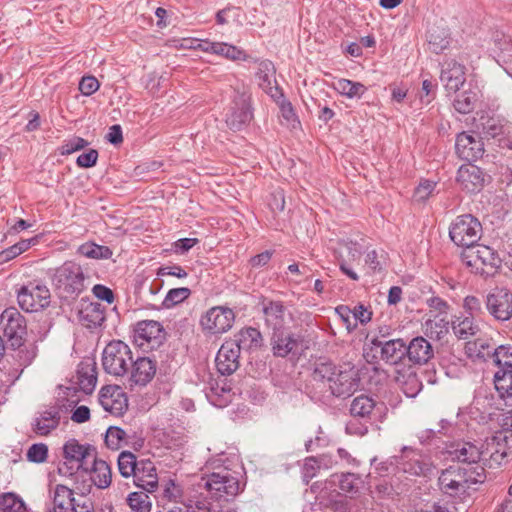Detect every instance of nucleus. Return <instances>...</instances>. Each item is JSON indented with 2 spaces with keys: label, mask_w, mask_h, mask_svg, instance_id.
<instances>
[{
  "label": "nucleus",
  "mask_w": 512,
  "mask_h": 512,
  "mask_svg": "<svg viewBox=\"0 0 512 512\" xmlns=\"http://www.w3.org/2000/svg\"><path fill=\"white\" fill-rule=\"evenodd\" d=\"M485 479V469L480 465L468 468L450 466L442 471L438 481L445 494L455 497L468 494L472 485L483 483Z\"/></svg>",
  "instance_id": "1"
},
{
  "label": "nucleus",
  "mask_w": 512,
  "mask_h": 512,
  "mask_svg": "<svg viewBox=\"0 0 512 512\" xmlns=\"http://www.w3.org/2000/svg\"><path fill=\"white\" fill-rule=\"evenodd\" d=\"M463 263L472 269L476 274L490 276L500 266L501 260L489 246L474 245L461 254Z\"/></svg>",
  "instance_id": "2"
},
{
  "label": "nucleus",
  "mask_w": 512,
  "mask_h": 512,
  "mask_svg": "<svg viewBox=\"0 0 512 512\" xmlns=\"http://www.w3.org/2000/svg\"><path fill=\"white\" fill-rule=\"evenodd\" d=\"M482 226L477 218L471 214L458 216L451 224L449 236L451 240L465 250L477 244L481 237Z\"/></svg>",
  "instance_id": "3"
},
{
  "label": "nucleus",
  "mask_w": 512,
  "mask_h": 512,
  "mask_svg": "<svg viewBox=\"0 0 512 512\" xmlns=\"http://www.w3.org/2000/svg\"><path fill=\"white\" fill-rule=\"evenodd\" d=\"M132 364V351L123 341L110 342L103 351L104 370L114 376H123Z\"/></svg>",
  "instance_id": "4"
},
{
  "label": "nucleus",
  "mask_w": 512,
  "mask_h": 512,
  "mask_svg": "<svg viewBox=\"0 0 512 512\" xmlns=\"http://www.w3.org/2000/svg\"><path fill=\"white\" fill-rule=\"evenodd\" d=\"M74 407V401L61 400L54 405L45 407L39 411L33 420V431L40 436H48L60 425L61 418L68 414L69 409Z\"/></svg>",
  "instance_id": "5"
},
{
  "label": "nucleus",
  "mask_w": 512,
  "mask_h": 512,
  "mask_svg": "<svg viewBox=\"0 0 512 512\" xmlns=\"http://www.w3.org/2000/svg\"><path fill=\"white\" fill-rule=\"evenodd\" d=\"M54 283L67 295L78 296L85 289V275L82 267L73 261L63 263L55 271Z\"/></svg>",
  "instance_id": "6"
},
{
  "label": "nucleus",
  "mask_w": 512,
  "mask_h": 512,
  "mask_svg": "<svg viewBox=\"0 0 512 512\" xmlns=\"http://www.w3.org/2000/svg\"><path fill=\"white\" fill-rule=\"evenodd\" d=\"M252 117L249 89L241 83L234 88L229 125L232 129L239 130L249 123Z\"/></svg>",
  "instance_id": "7"
},
{
  "label": "nucleus",
  "mask_w": 512,
  "mask_h": 512,
  "mask_svg": "<svg viewBox=\"0 0 512 512\" xmlns=\"http://www.w3.org/2000/svg\"><path fill=\"white\" fill-rule=\"evenodd\" d=\"M1 324L10 346L14 349L20 348L27 334L25 318L16 308L10 307L2 312Z\"/></svg>",
  "instance_id": "8"
},
{
  "label": "nucleus",
  "mask_w": 512,
  "mask_h": 512,
  "mask_svg": "<svg viewBox=\"0 0 512 512\" xmlns=\"http://www.w3.org/2000/svg\"><path fill=\"white\" fill-rule=\"evenodd\" d=\"M17 299L22 310L37 312L49 305L50 291L45 285L29 284L18 291Z\"/></svg>",
  "instance_id": "9"
},
{
  "label": "nucleus",
  "mask_w": 512,
  "mask_h": 512,
  "mask_svg": "<svg viewBox=\"0 0 512 512\" xmlns=\"http://www.w3.org/2000/svg\"><path fill=\"white\" fill-rule=\"evenodd\" d=\"M96 455L95 449L91 445L80 444L78 440L72 438L66 441L63 446L64 465H71L68 469H83L88 471V459H93Z\"/></svg>",
  "instance_id": "10"
},
{
  "label": "nucleus",
  "mask_w": 512,
  "mask_h": 512,
  "mask_svg": "<svg viewBox=\"0 0 512 512\" xmlns=\"http://www.w3.org/2000/svg\"><path fill=\"white\" fill-rule=\"evenodd\" d=\"M399 465L403 472L414 476H427L434 470L428 457L410 447H403Z\"/></svg>",
  "instance_id": "11"
},
{
  "label": "nucleus",
  "mask_w": 512,
  "mask_h": 512,
  "mask_svg": "<svg viewBox=\"0 0 512 512\" xmlns=\"http://www.w3.org/2000/svg\"><path fill=\"white\" fill-rule=\"evenodd\" d=\"M486 307L497 320L507 321L512 317V292L506 288H497L486 297Z\"/></svg>",
  "instance_id": "12"
},
{
  "label": "nucleus",
  "mask_w": 512,
  "mask_h": 512,
  "mask_svg": "<svg viewBox=\"0 0 512 512\" xmlns=\"http://www.w3.org/2000/svg\"><path fill=\"white\" fill-rule=\"evenodd\" d=\"M135 338L139 346L155 349L158 348L165 339V331L162 325L155 320H143L136 324Z\"/></svg>",
  "instance_id": "13"
},
{
  "label": "nucleus",
  "mask_w": 512,
  "mask_h": 512,
  "mask_svg": "<svg viewBox=\"0 0 512 512\" xmlns=\"http://www.w3.org/2000/svg\"><path fill=\"white\" fill-rule=\"evenodd\" d=\"M261 311L264 317L265 326L272 332L284 329L286 324V307L281 301L262 298L260 301Z\"/></svg>",
  "instance_id": "14"
},
{
  "label": "nucleus",
  "mask_w": 512,
  "mask_h": 512,
  "mask_svg": "<svg viewBox=\"0 0 512 512\" xmlns=\"http://www.w3.org/2000/svg\"><path fill=\"white\" fill-rule=\"evenodd\" d=\"M359 386V378L354 368L338 369L330 386L329 395L347 397L352 395Z\"/></svg>",
  "instance_id": "15"
},
{
  "label": "nucleus",
  "mask_w": 512,
  "mask_h": 512,
  "mask_svg": "<svg viewBox=\"0 0 512 512\" xmlns=\"http://www.w3.org/2000/svg\"><path fill=\"white\" fill-rule=\"evenodd\" d=\"M302 337L294 333H286L284 330L274 331L271 336V349L276 357H286L295 354L302 348Z\"/></svg>",
  "instance_id": "16"
},
{
  "label": "nucleus",
  "mask_w": 512,
  "mask_h": 512,
  "mask_svg": "<svg viewBox=\"0 0 512 512\" xmlns=\"http://www.w3.org/2000/svg\"><path fill=\"white\" fill-rule=\"evenodd\" d=\"M455 149L457 155L468 162L476 161L484 153V145L480 137L466 132L458 134Z\"/></svg>",
  "instance_id": "17"
},
{
  "label": "nucleus",
  "mask_w": 512,
  "mask_h": 512,
  "mask_svg": "<svg viewBox=\"0 0 512 512\" xmlns=\"http://www.w3.org/2000/svg\"><path fill=\"white\" fill-rule=\"evenodd\" d=\"M99 402L104 410L120 415L127 409V397L119 386L107 385L99 394Z\"/></svg>",
  "instance_id": "18"
},
{
  "label": "nucleus",
  "mask_w": 512,
  "mask_h": 512,
  "mask_svg": "<svg viewBox=\"0 0 512 512\" xmlns=\"http://www.w3.org/2000/svg\"><path fill=\"white\" fill-rule=\"evenodd\" d=\"M336 371L337 367L332 362H317L311 374L313 388L322 395L329 394Z\"/></svg>",
  "instance_id": "19"
},
{
  "label": "nucleus",
  "mask_w": 512,
  "mask_h": 512,
  "mask_svg": "<svg viewBox=\"0 0 512 512\" xmlns=\"http://www.w3.org/2000/svg\"><path fill=\"white\" fill-rule=\"evenodd\" d=\"M457 183L467 192L480 191L484 186L483 171L473 164H465L459 167L456 177Z\"/></svg>",
  "instance_id": "20"
},
{
  "label": "nucleus",
  "mask_w": 512,
  "mask_h": 512,
  "mask_svg": "<svg viewBox=\"0 0 512 512\" xmlns=\"http://www.w3.org/2000/svg\"><path fill=\"white\" fill-rule=\"evenodd\" d=\"M406 356L409 361L416 365L427 364L434 357V348L432 344L424 337L413 338L406 345Z\"/></svg>",
  "instance_id": "21"
},
{
  "label": "nucleus",
  "mask_w": 512,
  "mask_h": 512,
  "mask_svg": "<svg viewBox=\"0 0 512 512\" xmlns=\"http://www.w3.org/2000/svg\"><path fill=\"white\" fill-rule=\"evenodd\" d=\"M79 322L88 329L100 327L105 319V309L99 303L83 301L78 310Z\"/></svg>",
  "instance_id": "22"
},
{
  "label": "nucleus",
  "mask_w": 512,
  "mask_h": 512,
  "mask_svg": "<svg viewBox=\"0 0 512 512\" xmlns=\"http://www.w3.org/2000/svg\"><path fill=\"white\" fill-rule=\"evenodd\" d=\"M448 453L452 460L466 463L469 467H472L471 465L477 464L480 461L483 450L482 447L477 446L475 443L460 442L453 445Z\"/></svg>",
  "instance_id": "23"
},
{
  "label": "nucleus",
  "mask_w": 512,
  "mask_h": 512,
  "mask_svg": "<svg viewBox=\"0 0 512 512\" xmlns=\"http://www.w3.org/2000/svg\"><path fill=\"white\" fill-rule=\"evenodd\" d=\"M130 381L136 385L145 386L156 374V363L149 357H141L132 361Z\"/></svg>",
  "instance_id": "24"
},
{
  "label": "nucleus",
  "mask_w": 512,
  "mask_h": 512,
  "mask_svg": "<svg viewBox=\"0 0 512 512\" xmlns=\"http://www.w3.org/2000/svg\"><path fill=\"white\" fill-rule=\"evenodd\" d=\"M380 354V359L389 365L399 364L406 356V343L401 338H395L390 342L382 343V346L375 350Z\"/></svg>",
  "instance_id": "25"
},
{
  "label": "nucleus",
  "mask_w": 512,
  "mask_h": 512,
  "mask_svg": "<svg viewBox=\"0 0 512 512\" xmlns=\"http://www.w3.org/2000/svg\"><path fill=\"white\" fill-rule=\"evenodd\" d=\"M134 483L148 492H153L157 488L156 469L150 460L140 461V466L135 472Z\"/></svg>",
  "instance_id": "26"
},
{
  "label": "nucleus",
  "mask_w": 512,
  "mask_h": 512,
  "mask_svg": "<svg viewBox=\"0 0 512 512\" xmlns=\"http://www.w3.org/2000/svg\"><path fill=\"white\" fill-rule=\"evenodd\" d=\"M377 409L375 400L364 394L355 397L350 405V413L353 418H361L366 422L372 419Z\"/></svg>",
  "instance_id": "27"
},
{
  "label": "nucleus",
  "mask_w": 512,
  "mask_h": 512,
  "mask_svg": "<svg viewBox=\"0 0 512 512\" xmlns=\"http://www.w3.org/2000/svg\"><path fill=\"white\" fill-rule=\"evenodd\" d=\"M451 327L454 335L460 340H467L476 336L480 331V327L474 318L464 315L454 316Z\"/></svg>",
  "instance_id": "28"
},
{
  "label": "nucleus",
  "mask_w": 512,
  "mask_h": 512,
  "mask_svg": "<svg viewBox=\"0 0 512 512\" xmlns=\"http://www.w3.org/2000/svg\"><path fill=\"white\" fill-rule=\"evenodd\" d=\"M478 128L487 138H496L504 132H511V125L507 121L494 116H482Z\"/></svg>",
  "instance_id": "29"
},
{
  "label": "nucleus",
  "mask_w": 512,
  "mask_h": 512,
  "mask_svg": "<svg viewBox=\"0 0 512 512\" xmlns=\"http://www.w3.org/2000/svg\"><path fill=\"white\" fill-rule=\"evenodd\" d=\"M465 66H447L442 69L440 80L448 91L456 92L466 81Z\"/></svg>",
  "instance_id": "30"
},
{
  "label": "nucleus",
  "mask_w": 512,
  "mask_h": 512,
  "mask_svg": "<svg viewBox=\"0 0 512 512\" xmlns=\"http://www.w3.org/2000/svg\"><path fill=\"white\" fill-rule=\"evenodd\" d=\"M232 463L235 467L232 474L226 475V496H236L243 490L244 482L241 481L243 473V465L240 461L238 453L231 452Z\"/></svg>",
  "instance_id": "31"
},
{
  "label": "nucleus",
  "mask_w": 512,
  "mask_h": 512,
  "mask_svg": "<svg viewBox=\"0 0 512 512\" xmlns=\"http://www.w3.org/2000/svg\"><path fill=\"white\" fill-rule=\"evenodd\" d=\"M224 306H216L209 309L201 318L202 328L211 333L218 334L224 331Z\"/></svg>",
  "instance_id": "32"
},
{
  "label": "nucleus",
  "mask_w": 512,
  "mask_h": 512,
  "mask_svg": "<svg viewBox=\"0 0 512 512\" xmlns=\"http://www.w3.org/2000/svg\"><path fill=\"white\" fill-rule=\"evenodd\" d=\"M93 466L91 469L92 482L101 489L107 488L111 484V468L108 463L101 459H96V455L92 459Z\"/></svg>",
  "instance_id": "33"
},
{
  "label": "nucleus",
  "mask_w": 512,
  "mask_h": 512,
  "mask_svg": "<svg viewBox=\"0 0 512 512\" xmlns=\"http://www.w3.org/2000/svg\"><path fill=\"white\" fill-rule=\"evenodd\" d=\"M234 341L245 350H257L263 346L261 332L253 327L242 329L239 332L238 338Z\"/></svg>",
  "instance_id": "34"
},
{
  "label": "nucleus",
  "mask_w": 512,
  "mask_h": 512,
  "mask_svg": "<svg viewBox=\"0 0 512 512\" xmlns=\"http://www.w3.org/2000/svg\"><path fill=\"white\" fill-rule=\"evenodd\" d=\"M181 46L185 48L200 49L203 52L214 55H221L224 51V43L210 41L209 39H183Z\"/></svg>",
  "instance_id": "35"
},
{
  "label": "nucleus",
  "mask_w": 512,
  "mask_h": 512,
  "mask_svg": "<svg viewBox=\"0 0 512 512\" xmlns=\"http://www.w3.org/2000/svg\"><path fill=\"white\" fill-rule=\"evenodd\" d=\"M202 482L210 498L220 503L224 492V476L220 473H212L203 477Z\"/></svg>",
  "instance_id": "36"
},
{
  "label": "nucleus",
  "mask_w": 512,
  "mask_h": 512,
  "mask_svg": "<svg viewBox=\"0 0 512 512\" xmlns=\"http://www.w3.org/2000/svg\"><path fill=\"white\" fill-rule=\"evenodd\" d=\"M77 254L90 259H109L112 256V251L108 246L86 242L78 247Z\"/></svg>",
  "instance_id": "37"
},
{
  "label": "nucleus",
  "mask_w": 512,
  "mask_h": 512,
  "mask_svg": "<svg viewBox=\"0 0 512 512\" xmlns=\"http://www.w3.org/2000/svg\"><path fill=\"white\" fill-rule=\"evenodd\" d=\"M338 484L341 491L356 495L364 486L362 477L355 473H343L338 476Z\"/></svg>",
  "instance_id": "38"
},
{
  "label": "nucleus",
  "mask_w": 512,
  "mask_h": 512,
  "mask_svg": "<svg viewBox=\"0 0 512 512\" xmlns=\"http://www.w3.org/2000/svg\"><path fill=\"white\" fill-rule=\"evenodd\" d=\"M77 378L82 391L90 393L94 390L97 382V376L93 365L82 364L78 370Z\"/></svg>",
  "instance_id": "39"
},
{
  "label": "nucleus",
  "mask_w": 512,
  "mask_h": 512,
  "mask_svg": "<svg viewBox=\"0 0 512 512\" xmlns=\"http://www.w3.org/2000/svg\"><path fill=\"white\" fill-rule=\"evenodd\" d=\"M52 505L60 507H75L74 491L66 485L57 484L53 491Z\"/></svg>",
  "instance_id": "40"
},
{
  "label": "nucleus",
  "mask_w": 512,
  "mask_h": 512,
  "mask_svg": "<svg viewBox=\"0 0 512 512\" xmlns=\"http://www.w3.org/2000/svg\"><path fill=\"white\" fill-rule=\"evenodd\" d=\"M139 466L140 462L136 460L132 452L123 451L118 457V469L120 474L125 478L130 476L134 477Z\"/></svg>",
  "instance_id": "41"
},
{
  "label": "nucleus",
  "mask_w": 512,
  "mask_h": 512,
  "mask_svg": "<svg viewBox=\"0 0 512 512\" xmlns=\"http://www.w3.org/2000/svg\"><path fill=\"white\" fill-rule=\"evenodd\" d=\"M503 427L504 430L498 431L486 439V445L494 446V444L500 445L501 443L509 445V441L512 440V411L503 419Z\"/></svg>",
  "instance_id": "42"
},
{
  "label": "nucleus",
  "mask_w": 512,
  "mask_h": 512,
  "mask_svg": "<svg viewBox=\"0 0 512 512\" xmlns=\"http://www.w3.org/2000/svg\"><path fill=\"white\" fill-rule=\"evenodd\" d=\"M334 88L348 98L361 97L366 90L363 84L348 79H338L334 83Z\"/></svg>",
  "instance_id": "43"
},
{
  "label": "nucleus",
  "mask_w": 512,
  "mask_h": 512,
  "mask_svg": "<svg viewBox=\"0 0 512 512\" xmlns=\"http://www.w3.org/2000/svg\"><path fill=\"white\" fill-rule=\"evenodd\" d=\"M477 94L473 91H464L456 96L453 106L461 114H468L474 110Z\"/></svg>",
  "instance_id": "44"
},
{
  "label": "nucleus",
  "mask_w": 512,
  "mask_h": 512,
  "mask_svg": "<svg viewBox=\"0 0 512 512\" xmlns=\"http://www.w3.org/2000/svg\"><path fill=\"white\" fill-rule=\"evenodd\" d=\"M494 362L498 366L496 373H512V348L500 346L495 350Z\"/></svg>",
  "instance_id": "45"
},
{
  "label": "nucleus",
  "mask_w": 512,
  "mask_h": 512,
  "mask_svg": "<svg viewBox=\"0 0 512 512\" xmlns=\"http://www.w3.org/2000/svg\"><path fill=\"white\" fill-rule=\"evenodd\" d=\"M280 108L281 117L286 121V124L291 127H295L299 124L296 113L290 101H288L282 93L278 94L274 98Z\"/></svg>",
  "instance_id": "46"
},
{
  "label": "nucleus",
  "mask_w": 512,
  "mask_h": 512,
  "mask_svg": "<svg viewBox=\"0 0 512 512\" xmlns=\"http://www.w3.org/2000/svg\"><path fill=\"white\" fill-rule=\"evenodd\" d=\"M429 49L439 54L449 45L448 34L444 30H431L428 35Z\"/></svg>",
  "instance_id": "47"
},
{
  "label": "nucleus",
  "mask_w": 512,
  "mask_h": 512,
  "mask_svg": "<svg viewBox=\"0 0 512 512\" xmlns=\"http://www.w3.org/2000/svg\"><path fill=\"white\" fill-rule=\"evenodd\" d=\"M0 512H26L24 502L13 493L0 496Z\"/></svg>",
  "instance_id": "48"
},
{
  "label": "nucleus",
  "mask_w": 512,
  "mask_h": 512,
  "mask_svg": "<svg viewBox=\"0 0 512 512\" xmlns=\"http://www.w3.org/2000/svg\"><path fill=\"white\" fill-rule=\"evenodd\" d=\"M393 329L389 325H381L377 330L368 335L371 349L378 350V347L382 346V343L390 342L395 338H391Z\"/></svg>",
  "instance_id": "49"
},
{
  "label": "nucleus",
  "mask_w": 512,
  "mask_h": 512,
  "mask_svg": "<svg viewBox=\"0 0 512 512\" xmlns=\"http://www.w3.org/2000/svg\"><path fill=\"white\" fill-rule=\"evenodd\" d=\"M227 348H229V350L226 353V375H230L239 367L238 358L242 348L235 341H226V349Z\"/></svg>",
  "instance_id": "50"
},
{
  "label": "nucleus",
  "mask_w": 512,
  "mask_h": 512,
  "mask_svg": "<svg viewBox=\"0 0 512 512\" xmlns=\"http://www.w3.org/2000/svg\"><path fill=\"white\" fill-rule=\"evenodd\" d=\"M191 294L189 288L181 287V288H173L168 291L166 297L164 298L162 305L165 308H171L184 300H186Z\"/></svg>",
  "instance_id": "51"
},
{
  "label": "nucleus",
  "mask_w": 512,
  "mask_h": 512,
  "mask_svg": "<svg viewBox=\"0 0 512 512\" xmlns=\"http://www.w3.org/2000/svg\"><path fill=\"white\" fill-rule=\"evenodd\" d=\"M126 432L116 426H111L107 429L105 434V444L112 450H117L121 447L125 440Z\"/></svg>",
  "instance_id": "52"
},
{
  "label": "nucleus",
  "mask_w": 512,
  "mask_h": 512,
  "mask_svg": "<svg viewBox=\"0 0 512 512\" xmlns=\"http://www.w3.org/2000/svg\"><path fill=\"white\" fill-rule=\"evenodd\" d=\"M274 73V70L272 73H268L263 70H260V72L258 73L260 87L272 98H276L278 94L281 93L278 86L274 85L276 84V81L274 79Z\"/></svg>",
  "instance_id": "53"
},
{
  "label": "nucleus",
  "mask_w": 512,
  "mask_h": 512,
  "mask_svg": "<svg viewBox=\"0 0 512 512\" xmlns=\"http://www.w3.org/2000/svg\"><path fill=\"white\" fill-rule=\"evenodd\" d=\"M149 497L145 493L133 492L128 496V504L135 512H150L151 503Z\"/></svg>",
  "instance_id": "54"
},
{
  "label": "nucleus",
  "mask_w": 512,
  "mask_h": 512,
  "mask_svg": "<svg viewBox=\"0 0 512 512\" xmlns=\"http://www.w3.org/2000/svg\"><path fill=\"white\" fill-rule=\"evenodd\" d=\"M425 326L426 333L436 339L443 338L449 331V322L444 319H440L439 321H426Z\"/></svg>",
  "instance_id": "55"
},
{
  "label": "nucleus",
  "mask_w": 512,
  "mask_h": 512,
  "mask_svg": "<svg viewBox=\"0 0 512 512\" xmlns=\"http://www.w3.org/2000/svg\"><path fill=\"white\" fill-rule=\"evenodd\" d=\"M48 447L43 443L33 444L27 451V458L31 462L42 463L46 461Z\"/></svg>",
  "instance_id": "56"
},
{
  "label": "nucleus",
  "mask_w": 512,
  "mask_h": 512,
  "mask_svg": "<svg viewBox=\"0 0 512 512\" xmlns=\"http://www.w3.org/2000/svg\"><path fill=\"white\" fill-rule=\"evenodd\" d=\"M436 186V183L430 180H424L420 182L414 192V200L417 202H423L432 194Z\"/></svg>",
  "instance_id": "57"
},
{
  "label": "nucleus",
  "mask_w": 512,
  "mask_h": 512,
  "mask_svg": "<svg viewBox=\"0 0 512 512\" xmlns=\"http://www.w3.org/2000/svg\"><path fill=\"white\" fill-rule=\"evenodd\" d=\"M494 383L497 390H504L509 396H512V372L495 373Z\"/></svg>",
  "instance_id": "58"
},
{
  "label": "nucleus",
  "mask_w": 512,
  "mask_h": 512,
  "mask_svg": "<svg viewBox=\"0 0 512 512\" xmlns=\"http://www.w3.org/2000/svg\"><path fill=\"white\" fill-rule=\"evenodd\" d=\"M336 314L345 324L347 330L351 332L356 328V322L353 320L352 310L346 305H340L335 308Z\"/></svg>",
  "instance_id": "59"
},
{
  "label": "nucleus",
  "mask_w": 512,
  "mask_h": 512,
  "mask_svg": "<svg viewBox=\"0 0 512 512\" xmlns=\"http://www.w3.org/2000/svg\"><path fill=\"white\" fill-rule=\"evenodd\" d=\"M99 89V82L93 76L82 77L79 83V90L83 95L89 96Z\"/></svg>",
  "instance_id": "60"
},
{
  "label": "nucleus",
  "mask_w": 512,
  "mask_h": 512,
  "mask_svg": "<svg viewBox=\"0 0 512 512\" xmlns=\"http://www.w3.org/2000/svg\"><path fill=\"white\" fill-rule=\"evenodd\" d=\"M88 145V142L80 137H74L70 140H68L61 148V154L62 155H69L71 153H74L76 151H79L86 147Z\"/></svg>",
  "instance_id": "61"
},
{
  "label": "nucleus",
  "mask_w": 512,
  "mask_h": 512,
  "mask_svg": "<svg viewBox=\"0 0 512 512\" xmlns=\"http://www.w3.org/2000/svg\"><path fill=\"white\" fill-rule=\"evenodd\" d=\"M463 308L469 317H475L482 312L481 301L475 296H467L463 302Z\"/></svg>",
  "instance_id": "62"
},
{
  "label": "nucleus",
  "mask_w": 512,
  "mask_h": 512,
  "mask_svg": "<svg viewBox=\"0 0 512 512\" xmlns=\"http://www.w3.org/2000/svg\"><path fill=\"white\" fill-rule=\"evenodd\" d=\"M319 467V462L315 457H309L305 460L303 466V479L306 483L316 476V472Z\"/></svg>",
  "instance_id": "63"
},
{
  "label": "nucleus",
  "mask_w": 512,
  "mask_h": 512,
  "mask_svg": "<svg viewBox=\"0 0 512 512\" xmlns=\"http://www.w3.org/2000/svg\"><path fill=\"white\" fill-rule=\"evenodd\" d=\"M98 159V152L95 149H90L88 152L82 153L77 158V165L82 168H89L96 164Z\"/></svg>",
  "instance_id": "64"
}]
</instances>
